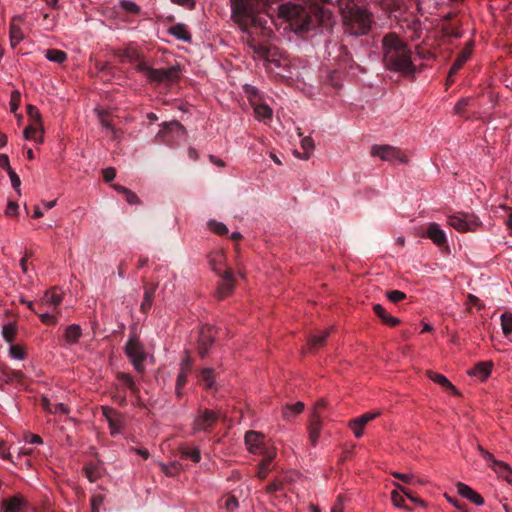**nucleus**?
<instances>
[{
	"mask_svg": "<svg viewBox=\"0 0 512 512\" xmlns=\"http://www.w3.org/2000/svg\"><path fill=\"white\" fill-rule=\"evenodd\" d=\"M448 224L459 232H473L481 226L479 218L469 213H457L448 217Z\"/></svg>",
	"mask_w": 512,
	"mask_h": 512,
	"instance_id": "obj_6",
	"label": "nucleus"
},
{
	"mask_svg": "<svg viewBox=\"0 0 512 512\" xmlns=\"http://www.w3.org/2000/svg\"><path fill=\"white\" fill-rule=\"evenodd\" d=\"M27 113H28V116L30 119V124H35V125H37V127L43 126L42 121H41L40 112L35 106L28 105Z\"/></svg>",
	"mask_w": 512,
	"mask_h": 512,
	"instance_id": "obj_35",
	"label": "nucleus"
},
{
	"mask_svg": "<svg viewBox=\"0 0 512 512\" xmlns=\"http://www.w3.org/2000/svg\"><path fill=\"white\" fill-rule=\"evenodd\" d=\"M448 502H450L456 509L460 511H464V504L460 503L457 500L452 499L450 496L445 495Z\"/></svg>",
	"mask_w": 512,
	"mask_h": 512,
	"instance_id": "obj_63",
	"label": "nucleus"
},
{
	"mask_svg": "<svg viewBox=\"0 0 512 512\" xmlns=\"http://www.w3.org/2000/svg\"><path fill=\"white\" fill-rule=\"evenodd\" d=\"M42 406L49 413L60 415H66L69 413V409L65 404L60 402H51L47 398L42 399Z\"/></svg>",
	"mask_w": 512,
	"mask_h": 512,
	"instance_id": "obj_21",
	"label": "nucleus"
},
{
	"mask_svg": "<svg viewBox=\"0 0 512 512\" xmlns=\"http://www.w3.org/2000/svg\"><path fill=\"white\" fill-rule=\"evenodd\" d=\"M44 127H37L35 124H29L24 130V137L27 140H33L35 142H43Z\"/></svg>",
	"mask_w": 512,
	"mask_h": 512,
	"instance_id": "obj_24",
	"label": "nucleus"
},
{
	"mask_svg": "<svg viewBox=\"0 0 512 512\" xmlns=\"http://www.w3.org/2000/svg\"><path fill=\"white\" fill-rule=\"evenodd\" d=\"M199 379L206 388L212 389L215 387L213 371L210 368L203 369L200 372Z\"/></svg>",
	"mask_w": 512,
	"mask_h": 512,
	"instance_id": "obj_31",
	"label": "nucleus"
},
{
	"mask_svg": "<svg viewBox=\"0 0 512 512\" xmlns=\"http://www.w3.org/2000/svg\"><path fill=\"white\" fill-rule=\"evenodd\" d=\"M9 357L14 360H24L27 356L26 350L21 345H10L8 350Z\"/></svg>",
	"mask_w": 512,
	"mask_h": 512,
	"instance_id": "obj_32",
	"label": "nucleus"
},
{
	"mask_svg": "<svg viewBox=\"0 0 512 512\" xmlns=\"http://www.w3.org/2000/svg\"><path fill=\"white\" fill-rule=\"evenodd\" d=\"M38 314H39L41 322H43L45 324H53L54 325L57 323V318L52 313L43 312V313H38Z\"/></svg>",
	"mask_w": 512,
	"mask_h": 512,
	"instance_id": "obj_52",
	"label": "nucleus"
},
{
	"mask_svg": "<svg viewBox=\"0 0 512 512\" xmlns=\"http://www.w3.org/2000/svg\"><path fill=\"white\" fill-rule=\"evenodd\" d=\"M234 289V279L230 271H226L222 277V282L217 288L218 298H225Z\"/></svg>",
	"mask_w": 512,
	"mask_h": 512,
	"instance_id": "obj_18",
	"label": "nucleus"
},
{
	"mask_svg": "<svg viewBox=\"0 0 512 512\" xmlns=\"http://www.w3.org/2000/svg\"><path fill=\"white\" fill-rule=\"evenodd\" d=\"M18 204L14 201H9L7 203V207L5 209V215L7 216H16L18 214Z\"/></svg>",
	"mask_w": 512,
	"mask_h": 512,
	"instance_id": "obj_54",
	"label": "nucleus"
},
{
	"mask_svg": "<svg viewBox=\"0 0 512 512\" xmlns=\"http://www.w3.org/2000/svg\"><path fill=\"white\" fill-rule=\"evenodd\" d=\"M162 471L168 476H174L180 471V464L172 462L170 464L161 463Z\"/></svg>",
	"mask_w": 512,
	"mask_h": 512,
	"instance_id": "obj_38",
	"label": "nucleus"
},
{
	"mask_svg": "<svg viewBox=\"0 0 512 512\" xmlns=\"http://www.w3.org/2000/svg\"><path fill=\"white\" fill-rule=\"evenodd\" d=\"M328 334L329 333L327 331H322V332H319L317 335H314L310 339V347L316 348L317 346L321 345L327 338Z\"/></svg>",
	"mask_w": 512,
	"mask_h": 512,
	"instance_id": "obj_46",
	"label": "nucleus"
},
{
	"mask_svg": "<svg viewBox=\"0 0 512 512\" xmlns=\"http://www.w3.org/2000/svg\"><path fill=\"white\" fill-rule=\"evenodd\" d=\"M392 475L405 483H412V481L414 480V476L409 473L393 472Z\"/></svg>",
	"mask_w": 512,
	"mask_h": 512,
	"instance_id": "obj_56",
	"label": "nucleus"
},
{
	"mask_svg": "<svg viewBox=\"0 0 512 512\" xmlns=\"http://www.w3.org/2000/svg\"><path fill=\"white\" fill-rule=\"evenodd\" d=\"M456 487H457L458 494H460L462 497L468 499L475 505L482 506L484 504L483 497L479 493H477L475 490H473L470 486L459 482Z\"/></svg>",
	"mask_w": 512,
	"mask_h": 512,
	"instance_id": "obj_16",
	"label": "nucleus"
},
{
	"mask_svg": "<svg viewBox=\"0 0 512 512\" xmlns=\"http://www.w3.org/2000/svg\"><path fill=\"white\" fill-rule=\"evenodd\" d=\"M394 486L395 488L399 489L409 500H411L412 502L420 505V506H425V503L419 499V498H416L414 497L410 492L409 490H407L406 488H404L403 486H401L399 483H394Z\"/></svg>",
	"mask_w": 512,
	"mask_h": 512,
	"instance_id": "obj_47",
	"label": "nucleus"
},
{
	"mask_svg": "<svg viewBox=\"0 0 512 512\" xmlns=\"http://www.w3.org/2000/svg\"><path fill=\"white\" fill-rule=\"evenodd\" d=\"M182 456L191 459L194 462H199L201 459L200 451L197 448L183 449Z\"/></svg>",
	"mask_w": 512,
	"mask_h": 512,
	"instance_id": "obj_45",
	"label": "nucleus"
},
{
	"mask_svg": "<svg viewBox=\"0 0 512 512\" xmlns=\"http://www.w3.org/2000/svg\"><path fill=\"white\" fill-rule=\"evenodd\" d=\"M371 154L384 161L404 162V157L395 147L389 145H375L372 147Z\"/></svg>",
	"mask_w": 512,
	"mask_h": 512,
	"instance_id": "obj_11",
	"label": "nucleus"
},
{
	"mask_svg": "<svg viewBox=\"0 0 512 512\" xmlns=\"http://www.w3.org/2000/svg\"><path fill=\"white\" fill-rule=\"evenodd\" d=\"M122 57L131 62H136L135 69L142 73L150 81L161 82L165 80H171L174 73L173 69H153L147 65V63L141 58V55L137 48L130 44L122 53Z\"/></svg>",
	"mask_w": 512,
	"mask_h": 512,
	"instance_id": "obj_3",
	"label": "nucleus"
},
{
	"mask_svg": "<svg viewBox=\"0 0 512 512\" xmlns=\"http://www.w3.org/2000/svg\"><path fill=\"white\" fill-rule=\"evenodd\" d=\"M406 297L405 293L400 290H392L387 293V298L394 303L403 300Z\"/></svg>",
	"mask_w": 512,
	"mask_h": 512,
	"instance_id": "obj_50",
	"label": "nucleus"
},
{
	"mask_svg": "<svg viewBox=\"0 0 512 512\" xmlns=\"http://www.w3.org/2000/svg\"><path fill=\"white\" fill-rule=\"evenodd\" d=\"M501 328L505 336L512 332V313L505 312L500 317Z\"/></svg>",
	"mask_w": 512,
	"mask_h": 512,
	"instance_id": "obj_33",
	"label": "nucleus"
},
{
	"mask_svg": "<svg viewBox=\"0 0 512 512\" xmlns=\"http://www.w3.org/2000/svg\"><path fill=\"white\" fill-rule=\"evenodd\" d=\"M245 445L250 453L261 454L268 460L276 457V449L272 445H267L263 434L257 431H248L245 434Z\"/></svg>",
	"mask_w": 512,
	"mask_h": 512,
	"instance_id": "obj_4",
	"label": "nucleus"
},
{
	"mask_svg": "<svg viewBox=\"0 0 512 512\" xmlns=\"http://www.w3.org/2000/svg\"><path fill=\"white\" fill-rule=\"evenodd\" d=\"M348 427L352 430L356 438H361L363 436L365 427L360 425V423L355 419L349 421Z\"/></svg>",
	"mask_w": 512,
	"mask_h": 512,
	"instance_id": "obj_40",
	"label": "nucleus"
},
{
	"mask_svg": "<svg viewBox=\"0 0 512 512\" xmlns=\"http://www.w3.org/2000/svg\"><path fill=\"white\" fill-rule=\"evenodd\" d=\"M400 493H402V492L397 488L394 491H392L391 501H392L393 505L397 508L409 510V508L405 505L404 498L401 496Z\"/></svg>",
	"mask_w": 512,
	"mask_h": 512,
	"instance_id": "obj_37",
	"label": "nucleus"
},
{
	"mask_svg": "<svg viewBox=\"0 0 512 512\" xmlns=\"http://www.w3.org/2000/svg\"><path fill=\"white\" fill-rule=\"evenodd\" d=\"M7 173L9 175L12 187L20 195L21 194V189H20L21 180H20L19 176L17 175V173L12 168H9V171Z\"/></svg>",
	"mask_w": 512,
	"mask_h": 512,
	"instance_id": "obj_43",
	"label": "nucleus"
},
{
	"mask_svg": "<svg viewBox=\"0 0 512 512\" xmlns=\"http://www.w3.org/2000/svg\"><path fill=\"white\" fill-rule=\"evenodd\" d=\"M478 449L488 466L497 474V476L511 484L512 468L507 463L497 460L490 452L484 450L482 447H479Z\"/></svg>",
	"mask_w": 512,
	"mask_h": 512,
	"instance_id": "obj_7",
	"label": "nucleus"
},
{
	"mask_svg": "<svg viewBox=\"0 0 512 512\" xmlns=\"http://www.w3.org/2000/svg\"><path fill=\"white\" fill-rule=\"evenodd\" d=\"M82 334L81 327L77 324L69 325L64 334V338L67 345H74L78 342Z\"/></svg>",
	"mask_w": 512,
	"mask_h": 512,
	"instance_id": "obj_27",
	"label": "nucleus"
},
{
	"mask_svg": "<svg viewBox=\"0 0 512 512\" xmlns=\"http://www.w3.org/2000/svg\"><path fill=\"white\" fill-rule=\"evenodd\" d=\"M225 507L228 512H233L238 508V501L234 496H230L225 501Z\"/></svg>",
	"mask_w": 512,
	"mask_h": 512,
	"instance_id": "obj_55",
	"label": "nucleus"
},
{
	"mask_svg": "<svg viewBox=\"0 0 512 512\" xmlns=\"http://www.w3.org/2000/svg\"><path fill=\"white\" fill-rule=\"evenodd\" d=\"M209 227L212 231H214L216 234L224 235L228 233V228L226 225L222 222H217L214 220L209 221Z\"/></svg>",
	"mask_w": 512,
	"mask_h": 512,
	"instance_id": "obj_42",
	"label": "nucleus"
},
{
	"mask_svg": "<svg viewBox=\"0 0 512 512\" xmlns=\"http://www.w3.org/2000/svg\"><path fill=\"white\" fill-rule=\"evenodd\" d=\"M304 410V403L297 402L295 404H287L282 409V416L286 421L293 420L297 415H299Z\"/></svg>",
	"mask_w": 512,
	"mask_h": 512,
	"instance_id": "obj_25",
	"label": "nucleus"
},
{
	"mask_svg": "<svg viewBox=\"0 0 512 512\" xmlns=\"http://www.w3.org/2000/svg\"><path fill=\"white\" fill-rule=\"evenodd\" d=\"M380 415V412H368L357 418H354L362 426H366L370 421L376 419Z\"/></svg>",
	"mask_w": 512,
	"mask_h": 512,
	"instance_id": "obj_41",
	"label": "nucleus"
},
{
	"mask_svg": "<svg viewBox=\"0 0 512 512\" xmlns=\"http://www.w3.org/2000/svg\"><path fill=\"white\" fill-rule=\"evenodd\" d=\"M62 294L57 288H53L45 292L41 297L39 305L41 307H51L56 309L57 306L62 302Z\"/></svg>",
	"mask_w": 512,
	"mask_h": 512,
	"instance_id": "obj_15",
	"label": "nucleus"
},
{
	"mask_svg": "<svg viewBox=\"0 0 512 512\" xmlns=\"http://www.w3.org/2000/svg\"><path fill=\"white\" fill-rule=\"evenodd\" d=\"M301 146H302V148H303V149H304V151H305V156H304V158H308V156H309L310 152H311V151L313 150V148H314V142H313L312 138H311V137H308V136H307V137H303V138L301 139Z\"/></svg>",
	"mask_w": 512,
	"mask_h": 512,
	"instance_id": "obj_48",
	"label": "nucleus"
},
{
	"mask_svg": "<svg viewBox=\"0 0 512 512\" xmlns=\"http://www.w3.org/2000/svg\"><path fill=\"white\" fill-rule=\"evenodd\" d=\"M471 54H472V44L469 43L462 50V52L460 53V55L457 57V59L455 60V62L452 65V67L450 68L448 82H450V83L453 82L452 75L455 74L465 64V62L470 58Z\"/></svg>",
	"mask_w": 512,
	"mask_h": 512,
	"instance_id": "obj_17",
	"label": "nucleus"
},
{
	"mask_svg": "<svg viewBox=\"0 0 512 512\" xmlns=\"http://www.w3.org/2000/svg\"><path fill=\"white\" fill-rule=\"evenodd\" d=\"M494 363L492 361H482L475 364V366L468 371L470 376L478 378L480 381H485L491 375Z\"/></svg>",
	"mask_w": 512,
	"mask_h": 512,
	"instance_id": "obj_14",
	"label": "nucleus"
},
{
	"mask_svg": "<svg viewBox=\"0 0 512 512\" xmlns=\"http://www.w3.org/2000/svg\"><path fill=\"white\" fill-rule=\"evenodd\" d=\"M169 33L174 36L176 39L181 40L183 42H190L192 36L184 24H176L169 28Z\"/></svg>",
	"mask_w": 512,
	"mask_h": 512,
	"instance_id": "obj_26",
	"label": "nucleus"
},
{
	"mask_svg": "<svg viewBox=\"0 0 512 512\" xmlns=\"http://www.w3.org/2000/svg\"><path fill=\"white\" fill-rule=\"evenodd\" d=\"M427 236L438 246L444 245L447 241L445 232L437 223H430L427 228Z\"/></svg>",
	"mask_w": 512,
	"mask_h": 512,
	"instance_id": "obj_19",
	"label": "nucleus"
},
{
	"mask_svg": "<svg viewBox=\"0 0 512 512\" xmlns=\"http://www.w3.org/2000/svg\"><path fill=\"white\" fill-rule=\"evenodd\" d=\"M272 460H268L266 457L263 458V460L259 463L256 471V476L259 479H264L267 477L268 473L270 472V463Z\"/></svg>",
	"mask_w": 512,
	"mask_h": 512,
	"instance_id": "obj_34",
	"label": "nucleus"
},
{
	"mask_svg": "<svg viewBox=\"0 0 512 512\" xmlns=\"http://www.w3.org/2000/svg\"><path fill=\"white\" fill-rule=\"evenodd\" d=\"M427 376L434 383L442 386L443 388H445L447 390H450L453 394H457V389L449 381V379L446 376H444L442 374L435 373L433 371H427Z\"/></svg>",
	"mask_w": 512,
	"mask_h": 512,
	"instance_id": "obj_22",
	"label": "nucleus"
},
{
	"mask_svg": "<svg viewBox=\"0 0 512 512\" xmlns=\"http://www.w3.org/2000/svg\"><path fill=\"white\" fill-rule=\"evenodd\" d=\"M122 381L125 385H127L130 389H134L135 388V383L132 379L131 376L129 375H122Z\"/></svg>",
	"mask_w": 512,
	"mask_h": 512,
	"instance_id": "obj_64",
	"label": "nucleus"
},
{
	"mask_svg": "<svg viewBox=\"0 0 512 512\" xmlns=\"http://www.w3.org/2000/svg\"><path fill=\"white\" fill-rule=\"evenodd\" d=\"M116 176V171L114 168L112 167H109V168H106L104 171H103V178L106 182H110L112 181Z\"/></svg>",
	"mask_w": 512,
	"mask_h": 512,
	"instance_id": "obj_58",
	"label": "nucleus"
},
{
	"mask_svg": "<svg viewBox=\"0 0 512 512\" xmlns=\"http://www.w3.org/2000/svg\"><path fill=\"white\" fill-rule=\"evenodd\" d=\"M173 3L175 4H178V5H181V6H185V7H188V8H193L194 5H195V2L194 0H171Z\"/></svg>",
	"mask_w": 512,
	"mask_h": 512,
	"instance_id": "obj_62",
	"label": "nucleus"
},
{
	"mask_svg": "<svg viewBox=\"0 0 512 512\" xmlns=\"http://www.w3.org/2000/svg\"><path fill=\"white\" fill-rule=\"evenodd\" d=\"M102 413L108 422L111 435L120 434L125 423L123 415L110 407H103Z\"/></svg>",
	"mask_w": 512,
	"mask_h": 512,
	"instance_id": "obj_10",
	"label": "nucleus"
},
{
	"mask_svg": "<svg viewBox=\"0 0 512 512\" xmlns=\"http://www.w3.org/2000/svg\"><path fill=\"white\" fill-rule=\"evenodd\" d=\"M85 473L90 482L96 481L101 476V468L97 465L89 464L85 467Z\"/></svg>",
	"mask_w": 512,
	"mask_h": 512,
	"instance_id": "obj_36",
	"label": "nucleus"
},
{
	"mask_svg": "<svg viewBox=\"0 0 512 512\" xmlns=\"http://www.w3.org/2000/svg\"><path fill=\"white\" fill-rule=\"evenodd\" d=\"M154 297V290H146L144 293V299L141 304V310L143 312H146L148 309H150Z\"/></svg>",
	"mask_w": 512,
	"mask_h": 512,
	"instance_id": "obj_44",
	"label": "nucleus"
},
{
	"mask_svg": "<svg viewBox=\"0 0 512 512\" xmlns=\"http://www.w3.org/2000/svg\"><path fill=\"white\" fill-rule=\"evenodd\" d=\"M246 92L249 94L250 102L251 105L253 106L256 119L267 124L272 118V109L266 104H261L257 102L256 98L258 95V91L256 88L248 86L246 88Z\"/></svg>",
	"mask_w": 512,
	"mask_h": 512,
	"instance_id": "obj_8",
	"label": "nucleus"
},
{
	"mask_svg": "<svg viewBox=\"0 0 512 512\" xmlns=\"http://www.w3.org/2000/svg\"><path fill=\"white\" fill-rule=\"evenodd\" d=\"M125 354L130 359L134 369L138 372H143L145 369L144 362L148 358L141 342L131 337L125 345Z\"/></svg>",
	"mask_w": 512,
	"mask_h": 512,
	"instance_id": "obj_5",
	"label": "nucleus"
},
{
	"mask_svg": "<svg viewBox=\"0 0 512 512\" xmlns=\"http://www.w3.org/2000/svg\"><path fill=\"white\" fill-rule=\"evenodd\" d=\"M120 6L122 7L123 10H125L131 14H138L140 11L139 6L135 2L130 1V0H121Z\"/></svg>",
	"mask_w": 512,
	"mask_h": 512,
	"instance_id": "obj_39",
	"label": "nucleus"
},
{
	"mask_svg": "<svg viewBox=\"0 0 512 512\" xmlns=\"http://www.w3.org/2000/svg\"><path fill=\"white\" fill-rule=\"evenodd\" d=\"M104 502V497L101 494H95L91 498L92 512H100V507Z\"/></svg>",
	"mask_w": 512,
	"mask_h": 512,
	"instance_id": "obj_49",
	"label": "nucleus"
},
{
	"mask_svg": "<svg viewBox=\"0 0 512 512\" xmlns=\"http://www.w3.org/2000/svg\"><path fill=\"white\" fill-rule=\"evenodd\" d=\"M213 343V337L210 334H201L199 339L198 352L201 358H204L208 354V346Z\"/></svg>",
	"mask_w": 512,
	"mask_h": 512,
	"instance_id": "obj_30",
	"label": "nucleus"
},
{
	"mask_svg": "<svg viewBox=\"0 0 512 512\" xmlns=\"http://www.w3.org/2000/svg\"><path fill=\"white\" fill-rule=\"evenodd\" d=\"M471 101V98H468V97H465V98H461L456 104H455V107H454V111L456 114H461L465 107L469 105Z\"/></svg>",
	"mask_w": 512,
	"mask_h": 512,
	"instance_id": "obj_51",
	"label": "nucleus"
},
{
	"mask_svg": "<svg viewBox=\"0 0 512 512\" xmlns=\"http://www.w3.org/2000/svg\"><path fill=\"white\" fill-rule=\"evenodd\" d=\"M123 193L126 195V200L130 204L137 203V196L129 191L127 188H123Z\"/></svg>",
	"mask_w": 512,
	"mask_h": 512,
	"instance_id": "obj_60",
	"label": "nucleus"
},
{
	"mask_svg": "<svg viewBox=\"0 0 512 512\" xmlns=\"http://www.w3.org/2000/svg\"><path fill=\"white\" fill-rule=\"evenodd\" d=\"M17 331H18V328H17L16 324L12 323V322H8L2 326L1 334L7 343L12 344L17 335Z\"/></svg>",
	"mask_w": 512,
	"mask_h": 512,
	"instance_id": "obj_28",
	"label": "nucleus"
},
{
	"mask_svg": "<svg viewBox=\"0 0 512 512\" xmlns=\"http://www.w3.org/2000/svg\"><path fill=\"white\" fill-rule=\"evenodd\" d=\"M25 442L29 443V444H37V445H40V444L43 443L41 437L36 435V434H28V435H26L25 436Z\"/></svg>",
	"mask_w": 512,
	"mask_h": 512,
	"instance_id": "obj_57",
	"label": "nucleus"
},
{
	"mask_svg": "<svg viewBox=\"0 0 512 512\" xmlns=\"http://www.w3.org/2000/svg\"><path fill=\"white\" fill-rule=\"evenodd\" d=\"M0 168L5 169L7 172L11 168L9 158L6 154H0Z\"/></svg>",
	"mask_w": 512,
	"mask_h": 512,
	"instance_id": "obj_61",
	"label": "nucleus"
},
{
	"mask_svg": "<svg viewBox=\"0 0 512 512\" xmlns=\"http://www.w3.org/2000/svg\"><path fill=\"white\" fill-rule=\"evenodd\" d=\"M45 58L50 61V62H54V63H63L66 58H67V55L64 51L62 50H57V49H48L45 51Z\"/></svg>",
	"mask_w": 512,
	"mask_h": 512,
	"instance_id": "obj_29",
	"label": "nucleus"
},
{
	"mask_svg": "<svg viewBox=\"0 0 512 512\" xmlns=\"http://www.w3.org/2000/svg\"><path fill=\"white\" fill-rule=\"evenodd\" d=\"M220 414L212 410H204L200 412L194 419L195 431H206L219 419Z\"/></svg>",
	"mask_w": 512,
	"mask_h": 512,
	"instance_id": "obj_12",
	"label": "nucleus"
},
{
	"mask_svg": "<svg viewBox=\"0 0 512 512\" xmlns=\"http://www.w3.org/2000/svg\"><path fill=\"white\" fill-rule=\"evenodd\" d=\"M273 1L231 0L232 17L245 31H249L250 28L263 30L267 20L261 11Z\"/></svg>",
	"mask_w": 512,
	"mask_h": 512,
	"instance_id": "obj_1",
	"label": "nucleus"
},
{
	"mask_svg": "<svg viewBox=\"0 0 512 512\" xmlns=\"http://www.w3.org/2000/svg\"><path fill=\"white\" fill-rule=\"evenodd\" d=\"M20 20V17H14L10 25V44L12 47H16L23 39L24 33L16 21Z\"/></svg>",
	"mask_w": 512,
	"mask_h": 512,
	"instance_id": "obj_23",
	"label": "nucleus"
},
{
	"mask_svg": "<svg viewBox=\"0 0 512 512\" xmlns=\"http://www.w3.org/2000/svg\"><path fill=\"white\" fill-rule=\"evenodd\" d=\"M382 50L384 63L393 71H409L412 67L410 50L396 34L389 33L383 37Z\"/></svg>",
	"mask_w": 512,
	"mask_h": 512,
	"instance_id": "obj_2",
	"label": "nucleus"
},
{
	"mask_svg": "<svg viewBox=\"0 0 512 512\" xmlns=\"http://www.w3.org/2000/svg\"><path fill=\"white\" fill-rule=\"evenodd\" d=\"M25 508L26 502L19 496H13L2 503L3 512H23Z\"/></svg>",
	"mask_w": 512,
	"mask_h": 512,
	"instance_id": "obj_20",
	"label": "nucleus"
},
{
	"mask_svg": "<svg viewBox=\"0 0 512 512\" xmlns=\"http://www.w3.org/2000/svg\"><path fill=\"white\" fill-rule=\"evenodd\" d=\"M191 370H192V360L189 356H186L182 359V361L180 363V371L178 373L177 380H176L175 391H176L177 396L182 395L181 390L185 386L186 381H187V376Z\"/></svg>",
	"mask_w": 512,
	"mask_h": 512,
	"instance_id": "obj_13",
	"label": "nucleus"
},
{
	"mask_svg": "<svg viewBox=\"0 0 512 512\" xmlns=\"http://www.w3.org/2000/svg\"><path fill=\"white\" fill-rule=\"evenodd\" d=\"M373 309H374V312L377 314V316L380 317L382 319V321H384L388 314L386 313L383 306L380 304H376V305H374Z\"/></svg>",
	"mask_w": 512,
	"mask_h": 512,
	"instance_id": "obj_59",
	"label": "nucleus"
},
{
	"mask_svg": "<svg viewBox=\"0 0 512 512\" xmlns=\"http://www.w3.org/2000/svg\"><path fill=\"white\" fill-rule=\"evenodd\" d=\"M324 405L323 401H319L310 415L309 425H308V436L311 444L315 446L319 440L321 430H322V421L321 415L318 411L320 407Z\"/></svg>",
	"mask_w": 512,
	"mask_h": 512,
	"instance_id": "obj_9",
	"label": "nucleus"
},
{
	"mask_svg": "<svg viewBox=\"0 0 512 512\" xmlns=\"http://www.w3.org/2000/svg\"><path fill=\"white\" fill-rule=\"evenodd\" d=\"M7 382H16L23 379L24 375L21 371L5 372Z\"/></svg>",
	"mask_w": 512,
	"mask_h": 512,
	"instance_id": "obj_53",
	"label": "nucleus"
}]
</instances>
